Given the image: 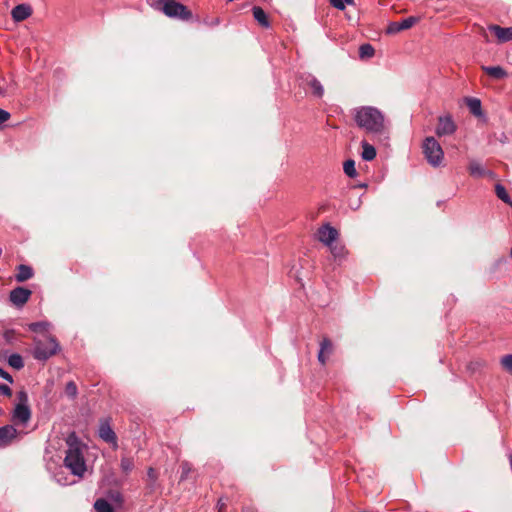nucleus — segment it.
<instances>
[{
  "mask_svg": "<svg viewBox=\"0 0 512 512\" xmlns=\"http://www.w3.org/2000/svg\"><path fill=\"white\" fill-rule=\"evenodd\" d=\"M67 450L64 465L71 473L83 477L86 471V462L83 455L82 443L75 432H71L66 438Z\"/></svg>",
  "mask_w": 512,
  "mask_h": 512,
  "instance_id": "nucleus-1",
  "label": "nucleus"
},
{
  "mask_svg": "<svg viewBox=\"0 0 512 512\" xmlns=\"http://www.w3.org/2000/svg\"><path fill=\"white\" fill-rule=\"evenodd\" d=\"M354 120L360 128L369 133L382 134L386 129L384 115L372 106L355 109Z\"/></svg>",
  "mask_w": 512,
  "mask_h": 512,
  "instance_id": "nucleus-2",
  "label": "nucleus"
},
{
  "mask_svg": "<svg viewBox=\"0 0 512 512\" xmlns=\"http://www.w3.org/2000/svg\"><path fill=\"white\" fill-rule=\"evenodd\" d=\"M60 350V345L56 338L47 335L45 340L35 339L33 347V357L39 361H46Z\"/></svg>",
  "mask_w": 512,
  "mask_h": 512,
  "instance_id": "nucleus-3",
  "label": "nucleus"
},
{
  "mask_svg": "<svg viewBox=\"0 0 512 512\" xmlns=\"http://www.w3.org/2000/svg\"><path fill=\"white\" fill-rule=\"evenodd\" d=\"M156 9L162 11L167 17L188 21L192 18V12L182 3L175 0L158 2Z\"/></svg>",
  "mask_w": 512,
  "mask_h": 512,
  "instance_id": "nucleus-4",
  "label": "nucleus"
},
{
  "mask_svg": "<svg viewBox=\"0 0 512 512\" xmlns=\"http://www.w3.org/2000/svg\"><path fill=\"white\" fill-rule=\"evenodd\" d=\"M18 403L15 405L12 414V421L14 423L27 424L31 418V409L29 407L28 394L24 390L17 393Z\"/></svg>",
  "mask_w": 512,
  "mask_h": 512,
  "instance_id": "nucleus-5",
  "label": "nucleus"
},
{
  "mask_svg": "<svg viewBox=\"0 0 512 512\" xmlns=\"http://www.w3.org/2000/svg\"><path fill=\"white\" fill-rule=\"evenodd\" d=\"M422 148L425 158L431 166L438 167L441 165L444 152L434 137H427L423 142Z\"/></svg>",
  "mask_w": 512,
  "mask_h": 512,
  "instance_id": "nucleus-6",
  "label": "nucleus"
},
{
  "mask_svg": "<svg viewBox=\"0 0 512 512\" xmlns=\"http://www.w3.org/2000/svg\"><path fill=\"white\" fill-rule=\"evenodd\" d=\"M300 86L303 88H310L312 94L317 98H322L324 95V88L321 82L310 73H302L299 76Z\"/></svg>",
  "mask_w": 512,
  "mask_h": 512,
  "instance_id": "nucleus-7",
  "label": "nucleus"
},
{
  "mask_svg": "<svg viewBox=\"0 0 512 512\" xmlns=\"http://www.w3.org/2000/svg\"><path fill=\"white\" fill-rule=\"evenodd\" d=\"M32 295V291L28 288L18 286L9 293V301L16 307H23Z\"/></svg>",
  "mask_w": 512,
  "mask_h": 512,
  "instance_id": "nucleus-8",
  "label": "nucleus"
},
{
  "mask_svg": "<svg viewBox=\"0 0 512 512\" xmlns=\"http://www.w3.org/2000/svg\"><path fill=\"white\" fill-rule=\"evenodd\" d=\"M456 131V124L450 115L440 116L436 127L437 136L452 135Z\"/></svg>",
  "mask_w": 512,
  "mask_h": 512,
  "instance_id": "nucleus-9",
  "label": "nucleus"
},
{
  "mask_svg": "<svg viewBox=\"0 0 512 512\" xmlns=\"http://www.w3.org/2000/svg\"><path fill=\"white\" fill-rule=\"evenodd\" d=\"M418 20L419 19L417 17L410 16L402 19L401 21L390 22L387 26L386 32L387 34H396L403 30H407L411 28L413 25H415L418 22Z\"/></svg>",
  "mask_w": 512,
  "mask_h": 512,
  "instance_id": "nucleus-10",
  "label": "nucleus"
},
{
  "mask_svg": "<svg viewBox=\"0 0 512 512\" xmlns=\"http://www.w3.org/2000/svg\"><path fill=\"white\" fill-rule=\"evenodd\" d=\"M338 237V231L329 224H325L318 229V239L326 246H331Z\"/></svg>",
  "mask_w": 512,
  "mask_h": 512,
  "instance_id": "nucleus-11",
  "label": "nucleus"
},
{
  "mask_svg": "<svg viewBox=\"0 0 512 512\" xmlns=\"http://www.w3.org/2000/svg\"><path fill=\"white\" fill-rule=\"evenodd\" d=\"M98 434L99 437L106 443L113 444L115 446L117 445V436L111 428L108 420H103L100 422Z\"/></svg>",
  "mask_w": 512,
  "mask_h": 512,
  "instance_id": "nucleus-12",
  "label": "nucleus"
},
{
  "mask_svg": "<svg viewBox=\"0 0 512 512\" xmlns=\"http://www.w3.org/2000/svg\"><path fill=\"white\" fill-rule=\"evenodd\" d=\"M32 14V8L27 4L16 5L12 11L11 16L15 22H21L27 19Z\"/></svg>",
  "mask_w": 512,
  "mask_h": 512,
  "instance_id": "nucleus-13",
  "label": "nucleus"
},
{
  "mask_svg": "<svg viewBox=\"0 0 512 512\" xmlns=\"http://www.w3.org/2000/svg\"><path fill=\"white\" fill-rule=\"evenodd\" d=\"M17 436V430L12 425L0 427V446L4 447L11 443Z\"/></svg>",
  "mask_w": 512,
  "mask_h": 512,
  "instance_id": "nucleus-14",
  "label": "nucleus"
},
{
  "mask_svg": "<svg viewBox=\"0 0 512 512\" xmlns=\"http://www.w3.org/2000/svg\"><path fill=\"white\" fill-rule=\"evenodd\" d=\"M488 29L495 34L500 42H508L512 40V27H501L498 25H490Z\"/></svg>",
  "mask_w": 512,
  "mask_h": 512,
  "instance_id": "nucleus-15",
  "label": "nucleus"
},
{
  "mask_svg": "<svg viewBox=\"0 0 512 512\" xmlns=\"http://www.w3.org/2000/svg\"><path fill=\"white\" fill-rule=\"evenodd\" d=\"M34 275L33 269L31 266L20 264L17 267V273L15 275V279L17 282H24L32 278Z\"/></svg>",
  "mask_w": 512,
  "mask_h": 512,
  "instance_id": "nucleus-16",
  "label": "nucleus"
},
{
  "mask_svg": "<svg viewBox=\"0 0 512 512\" xmlns=\"http://www.w3.org/2000/svg\"><path fill=\"white\" fill-rule=\"evenodd\" d=\"M252 12H253V17L254 19L264 28H269L270 27V22L268 20V17H267V14L265 13V11L259 7V6H254L252 8Z\"/></svg>",
  "mask_w": 512,
  "mask_h": 512,
  "instance_id": "nucleus-17",
  "label": "nucleus"
},
{
  "mask_svg": "<svg viewBox=\"0 0 512 512\" xmlns=\"http://www.w3.org/2000/svg\"><path fill=\"white\" fill-rule=\"evenodd\" d=\"M482 70L494 79L507 77V72L501 66H482Z\"/></svg>",
  "mask_w": 512,
  "mask_h": 512,
  "instance_id": "nucleus-18",
  "label": "nucleus"
},
{
  "mask_svg": "<svg viewBox=\"0 0 512 512\" xmlns=\"http://www.w3.org/2000/svg\"><path fill=\"white\" fill-rule=\"evenodd\" d=\"M468 171L471 176L476 178L486 176V169L477 160H471L469 162Z\"/></svg>",
  "mask_w": 512,
  "mask_h": 512,
  "instance_id": "nucleus-19",
  "label": "nucleus"
},
{
  "mask_svg": "<svg viewBox=\"0 0 512 512\" xmlns=\"http://www.w3.org/2000/svg\"><path fill=\"white\" fill-rule=\"evenodd\" d=\"M466 104H467L469 111L474 116L479 117L482 115V105H481V101L478 98H474V97L466 98Z\"/></svg>",
  "mask_w": 512,
  "mask_h": 512,
  "instance_id": "nucleus-20",
  "label": "nucleus"
},
{
  "mask_svg": "<svg viewBox=\"0 0 512 512\" xmlns=\"http://www.w3.org/2000/svg\"><path fill=\"white\" fill-rule=\"evenodd\" d=\"M362 159L365 161H372L376 157V149L366 141L361 142Z\"/></svg>",
  "mask_w": 512,
  "mask_h": 512,
  "instance_id": "nucleus-21",
  "label": "nucleus"
},
{
  "mask_svg": "<svg viewBox=\"0 0 512 512\" xmlns=\"http://www.w3.org/2000/svg\"><path fill=\"white\" fill-rule=\"evenodd\" d=\"M495 193L500 200L512 207V199L502 184L497 183L495 185Z\"/></svg>",
  "mask_w": 512,
  "mask_h": 512,
  "instance_id": "nucleus-22",
  "label": "nucleus"
},
{
  "mask_svg": "<svg viewBox=\"0 0 512 512\" xmlns=\"http://www.w3.org/2000/svg\"><path fill=\"white\" fill-rule=\"evenodd\" d=\"M96 512H114L113 506L104 498H99L94 503Z\"/></svg>",
  "mask_w": 512,
  "mask_h": 512,
  "instance_id": "nucleus-23",
  "label": "nucleus"
},
{
  "mask_svg": "<svg viewBox=\"0 0 512 512\" xmlns=\"http://www.w3.org/2000/svg\"><path fill=\"white\" fill-rule=\"evenodd\" d=\"M328 247L336 260H342L345 257L346 250L343 245L332 243L331 246Z\"/></svg>",
  "mask_w": 512,
  "mask_h": 512,
  "instance_id": "nucleus-24",
  "label": "nucleus"
},
{
  "mask_svg": "<svg viewBox=\"0 0 512 512\" xmlns=\"http://www.w3.org/2000/svg\"><path fill=\"white\" fill-rule=\"evenodd\" d=\"M375 54V49L374 47L369 44V43H365V44H362L360 47H359V57L361 59H365V58H371L373 57Z\"/></svg>",
  "mask_w": 512,
  "mask_h": 512,
  "instance_id": "nucleus-25",
  "label": "nucleus"
},
{
  "mask_svg": "<svg viewBox=\"0 0 512 512\" xmlns=\"http://www.w3.org/2000/svg\"><path fill=\"white\" fill-rule=\"evenodd\" d=\"M8 364L17 369L20 370L24 367V361L20 354L13 353L8 357Z\"/></svg>",
  "mask_w": 512,
  "mask_h": 512,
  "instance_id": "nucleus-26",
  "label": "nucleus"
},
{
  "mask_svg": "<svg viewBox=\"0 0 512 512\" xmlns=\"http://www.w3.org/2000/svg\"><path fill=\"white\" fill-rule=\"evenodd\" d=\"M343 170H344V173L350 178H354L357 176V171L355 168V161L352 159H348L344 162Z\"/></svg>",
  "mask_w": 512,
  "mask_h": 512,
  "instance_id": "nucleus-27",
  "label": "nucleus"
},
{
  "mask_svg": "<svg viewBox=\"0 0 512 512\" xmlns=\"http://www.w3.org/2000/svg\"><path fill=\"white\" fill-rule=\"evenodd\" d=\"M50 327V323L46 321L33 322L28 325V328L32 332H47Z\"/></svg>",
  "mask_w": 512,
  "mask_h": 512,
  "instance_id": "nucleus-28",
  "label": "nucleus"
},
{
  "mask_svg": "<svg viewBox=\"0 0 512 512\" xmlns=\"http://www.w3.org/2000/svg\"><path fill=\"white\" fill-rule=\"evenodd\" d=\"M120 468L123 473L129 474L134 468V461L129 457H122L120 462Z\"/></svg>",
  "mask_w": 512,
  "mask_h": 512,
  "instance_id": "nucleus-29",
  "label": "nucleus"
},
{
  "mask_svg": "<svg viewBox=\"0 0 512 512\" xmlns=\"http://www.w3.org/2000/svg\"><path fill=\"white\" fill-rule=\"evenodd\" d=\"M65 393L71 399H74L77 396L78 389L74 381H69L66 384Z\"/></svg>",
  "mask_w": 512,
  "mask_h": 512,
  "instance_id": "nucleus-30",
  "label": "nucleus"
},
{
  "mask_svg": "<svg viewBox=\"0 0 512 512\" xmlns=\"http://www.w3.org/2000/svg\"><path fill=\"white\" fill-rule=\"evenodd\" d=\"M181 475H180V481H184L188 478L189 473L192 470L191 464L187 461H183L181 463Z\"/></svg>",
  "mask_w": 512,
  "mask_h": 512,
  "instance_id": "nucleus-31",
  "label": "nucleus"
},
{
  "mask_svg": "<svg viewBox=\"0 0 512 512\" xmlns=\"http://www.w3.org/2000/svg\"><path fill=\"white\" fill-rule=\"evenodd\" d=\"M319 350L323 351L327 355H330L333 350V345H332V342L330 341V339L324 338L320 343Z\"/></svg>",
  "mask_w": 512,
  "mask_h": 512,
  "instance_id": "nucleus-32",
  "label": "nucleus"
},
{
  "mask_svg": "<svg viewBox=\"0 0 512 512\" xmlns=\"http://www.w3.org/2000/svg\"><path fill=\"white\" fill-rule=\"evenodd\" d=\"M501 364L506 371L512 374V354L502 357Z\"/></svg>",
  "mask_w": 512,
  "mask_h": 512,
  "instance_id": "nucleus-33",
  "label": "nucleus"
},
{
  "mask_svg": "<svg viewBox=\"0 0 512 512\" xmlns=\"http://www.w3.org/2000/svg\"><path fill=\"white\" fill-rule=\"evenodd\" d=\"M147 477L151 482V486H154V484L157 481L158 475L154 468L150 467L147 470Z\"/></svg>",
  "mask_w": 512,
  "mask_h": 512,
  "instance_id": "nucleus-34",
  "label": "nucleus"
},
{
  "mask_svg": "<svg viewBox=\"0 0 512 512\" xmlns=\"http://www.w3.org/2000/svg\"><path fill=\"white\" fill-rule=\"evenodd\" d=\"M0 394L10 397L12 395V390L8 385L0 383Z\"/></svg>",
  "mask_w": 512,
  "mask_h": 512,
  "instance_id": "nucleus-35",
  "label": "nucleus"
},
{
  "mask_svg": "<svg viewBox=\"0 0 512 512\" xmlns=\"http://www.w3.org/2000/svg\"><path fill=\"white\" fill-rule=\"evenodd\" d=\"M330 4L338 9V10H344L345 9V5H344V2L342 0H329Z\"/></svg>",
  "mask_w": 512,
  "mask_h": 512,
  "instance_id": "nucleus-36",
  "label": "nucleus"
},
{
  "mask_svg": "<svg viewBox=\"0 0 512 512\" xmlns=\"http://www.w3.org/2000/svg\"><path fill=\"white\" fill-rule=\"evenodd\" d=\"M0 377L8 381L9 383H13V377L2 367H0Z\"/></svg>",
  "mask_w": 512,
  "mask_h": 512,
  "instance_id": "nucleus-37",
  "label": "nucleus"
},
{
  "mask_svg": "<svg viewBox=\"0 0 512 512\" xmlns=\"http://www.w3.org/2000/svg\"><path fill=\"white\" fill-rule=\"evenodd\" d=\"M329 355L325 354L323 351L319 350L318 352V361L324 365L327 361Z\"/></svg>",
  "mask_w": 512,
  "mask_h": 512,
  "instance_id": "nucleus-38",
  "label": "nucleus"
},
{
  "mask_svg": "<svg viewBox=\"0 0 512 512\" xmlns=\"http://www.w3.org/2000/svg\"><path fill=\"white\" fill-rule=\"evenodd\" d=\"M505 263H506V258L501 257V258H499V259L495 262V265H496V266H499V265H502V264H505Z\"/></svg>",
  "mask_w": 512,
  "mask_h": 512,
  "instance_id": "nucleus-39",
  "label": "nucleus"
},
{
  "mask_svg": "<svg viewBox=\"0 0 512 512\" xmlns=\"http://www.w3.org/2000/svg\"><path fill=\"white\" fill-rule=\"evenodd\" d=\"M217 506L219 508V511L225 508L226 504L222 501V499H219Z\"/></svg>",
  "mask_w": 512,
  "mask_h": 512,
  "instance_id": "nucleus-40",
  "label": "nucleus"
},
{
  "mask_svg": "<svg viewBox=\"0 0 512 512\" xmlns=\"http://www.w3.org/2000/svg\"><path fill=\"white\" fill-rule=\"evenodd\" d=\"M344 2V5H354L355 4V1L354 0H342Z\"/></svg>",
  "mask_w": 512,
  "mask_h": 512,
  "instance_id": "nucleus-41",
  "label": "nucleus"
},
{
  "mask_svg": "<svg viewBox=\"0 0 512 512\" xmlns=\"http://www.w3.org/2000/svg\"><path fill=\"white\" fill-rule=\"evenodd\" d=\"M0 95L1 96H5L6 95V89L5 88L0 87Z\"/></svg>",
  "mask_w": 512,
  "mask_h": 512,
  "instance_id": "nucleus-42",
  "label": "nucleus"
},
{
  "mask_svg": "<svg viewBox=\"0 0 512 512\" xmlns=\"http://www.w3.org/2000/svg\"><path fill=\"white\" fill-rule=\"evenodd\" d=\"M486 176H489L491 178L494 177V173L492 171L486 170Z\"/></svg>",
  "mask_w": 512,
  "mask_h": 512,
  "instance_id": "nucleus-43",
  "label": "nucleus"
},
{
  "mask_svg": "<svg viewBox=\"0 0 512 512\" xmlns=\"http://www.w3.org/2000/svg\"><path fill=\"white\" fill-rule=\"evenodd\" d=\"M56 481L61 485H67V482L62 481L61 478H56Z\"/></svg>",
  "mask_w": 512,
  "mask_h": 512,
  "instance_id": "nucleus-44",
  "label": "nucleus"
},
{
  "mask_svg": "<svg viewBox=\"0 0 512 512\" xmlns=\"http://www.w3.org/2000/svg\"><path fill=\"white\" fill-rule=\"evenodd\" d=\"M509 464L510 468L512 469V454H509Z\"/></svg>",
  "mask_w": 512,
  "mask_h": 512,
  "instance_id": "nucleus-45",
  "label": "nucleus"
},
{
  "mask_svg": "<svg viewBox=\"0 0 512 512\" xmlns=\"http://www.w3.org/2000/svg\"><path fill=\"white\" fill-rule=\"evenodd\" d=\"M510 256H511V258H512V247H511V250H510Z\"/></svg>",
  "mask_w": 512,
  "mask_h": 512,
  "instance_id": "nucleus-46",
  "label": "nucleus"
}]
</instances>
